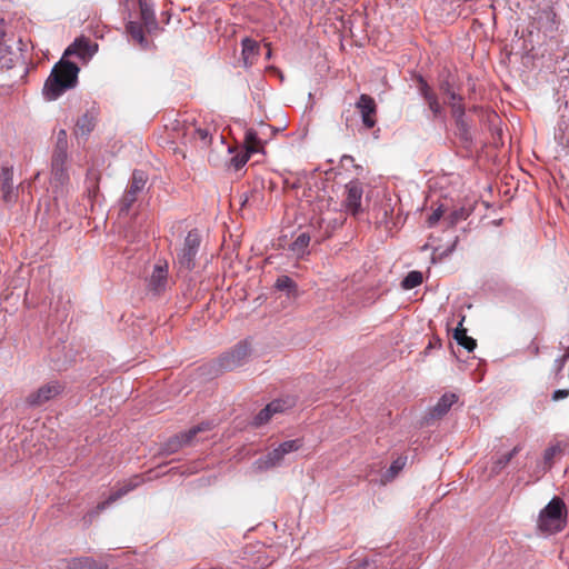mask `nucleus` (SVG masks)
I'll use <instances>...</instances> for the list:
<instances>
[{
  "label": "nucleus",
  "instance_id": "2eb2a0df",
  "mask_svg": "<svg viewBox=\"0 0 569 569\" xmlns=\"http://www.w3.org/2000/svg\"><path fill=\"white\" fill-rule=\"evenodd\" d=\"M457 401L458 396L456 393H445L430 410L431 418L439 419L443 417Z\"/></svg>",
  "mask_w": 569,
  "mask_h": 569
},
{
  "label": "nucleus",
  "instance_id": "aec40b11",
  "mask_svg": "<svg viewBox=\"0 0 569 569\" xmlns=\"http://www.w3.org/2000/svg\"><path fill=\"white\" fill-rule=\"evenodd\" d=\"M465 320V317H462L461 321L459 322L458 327L456 328L453 332V338L465 349L468 351H472L477 347V342L473 338L467 336V329L463 328L462 322Z\"/></svg>",
  "mask_w": 569,
  "mask_h": 569
},
{
  "label": "nucleus",
  "instance_id": "473e14b6",
  "mask_svg": "<svg viewBox=\"0 0 569 569\" xmlns=\"http://www.w3.org/2000/svg\"><path fill=\"white\" fill-rule=\"evenodd\" d=\"M310 242V237L308 233H300L297 239L291 243L290 249L298 256L305 253Z\"/></svg>",
  "mask_w": 569,
  "mask_h": 569
},
{
  "label": "nucleus",
  "instance_id": "7ed1b4c3",
  "mask_svg": "<svg viewBox=\"0 0 569 569\" xmlns=\"http://www.w3.org/2000/svg\"><path fill=\"white\" fill-rule=\"evenodd\" d=\"M567 525V507L559 497H553L549 503L540 511L538 527L541 531L559 532Z\"/></svg>",
  "mask_w": 569,
  "mask_h": 569
},
{
  "label": "nucleus",
  "instance_id": "cd10ccee",
  "mask_svg": "<svg viewBox=\"0 0 569 569\" xmlns=\"http://www.w3.org/2000/svg\"><path fill=\"white\" fill-rule=\"evenodd\" d=\"M448 104L451 109V114L456 119L457 124L463 126L465 104L461 96L457 94L456 100L449 98Z\"/></svg>",
  "mask_w": 569,
  "mask_h": 569
},
{
  "label": "nucleus",
  "instance_id": "a18cd8bd",
  "mask_svg": "<svg viewBox=\"0 0 569 569\" xmlns=\"http://www.w3.org/2000/svg\"><path fill=\"white\" fill-rule=\"evenodd\" d=\"M569 359V348L566 350L563 357L559 360L560 361V368L562 367L563 362Z\"/></svg>",
  "mask_w": 569,
  "mask_h": 569
},
{
  "label": "nucleus",
  "instance_id": "4468645a",
  "mask_svg": "<svg viewBox=\"0 0 569 569\" xmlns=\"http://www.w3.org/2000/svg\"><path fill=\"white\" fill-rule=\"evenodd\" d=\"M13 171L11 168H2L0 198L4 203L11 204L17 200L18 193L13 187Z\"/></svg>",
  "mask_w": 569,
  "mask_h": 569
},
{
  "label": "nucleus",
  "instance_id": "0eeeda50",
  "mask_svg": "<svg viewBox=\"0 0 569 569\" xmlns=\"http://www.w3.org/2000/svg\"><path fill=\"white\" fill-rule=\"evenodd\" d=\"M362 184L358 180L350 181L346 184V197L342 206L345 207V210L353 217H357L362 212Z\"/></svg>",
  "mask_w": 569,
  "mask_h": 569
},
{
  "label": "nucleus",
  "instance_id": "a19ab883",
  "mask_svg": "<svg viewBox=\"0 0 569 569\" xmlns=\"http://www.w3.org/2000/svg\"><path fill=\"white\" fill-rule=\"evenodd\" d=\"M440 90L447 94L451 100H456L457 93L452 90L451 84L446 81L440 84Z\"/></svg>",
  "mask_w": 569,
  "mask_h": 569
},
{
  "label": "nucleus",
  "instance_id": "79ce46f5",
  "mask_svg": "<svg viewBox=\"0 0 569 569\" xmlns=\"http://www.w3.org/2000/svg\"><path fill=\"white\" fill-rule=\"evenodd\" d=\"M126 482L128 483L129 489L132 491L143 482V478L137 475L126 480Z\"/></svg>",
  "mask_w": 569,
  "mask_h": 569
},
{
  "label": "nucleus",
  "instance_id": "6ab92c4d",
  "mask_svg": "<svg viewBox=\"0 0 569 569\" xmlns=\"http://www.w3.org/2000/svg\"><path fill=\"white\" fill-rule=\"evenodd\" d=\"M242 44V60L244 66H251L257 57L259 56L260 46L259 43L250 38H244L241 41Z\"/></svg>",
  "mask_w": 569,
  "mask_h": 569
},
{
  "label": "nucleus",
  "instance_id": "b1692460",
  "mask_svg": "<svg viewBox=\"0 0 569 569\" xmlns=\"http://www.w3.org/2000/svg\"><path fill=\"white\" fill-rule=\"evenodd\" d=\"M69 569H108V567L92 558L83 557L73 559L69 565Z\"/></svg>",
  "mask_w": 569,
  "mask_h": 569
},
{
  "label": "nucleus",
  "instance_id": "6e6552de",
  "mask_svg": "<svg viewBox=\"0 0 569 569\" xmlns=\"http://www.w3.org/2000/svg\"><path fill=\"white\" fill-rule=\"evenodd\" d=\"M418 90L423 100L426 101L430 112L432 113V118H445V108L441 104L438 94L433 91V89L428 84V82L422 77L418 78Z\"/></svg>",
  "mask_w": 569,
  "mask_h": 569
},
{
  "label": "nucleus",
  "instance_id": "a211bd4d",
  "mask_svg": "<svg viewBox=\"0 0 569 569\" xmlns=\"http://www.w3.org/2000/svg\"><path fill=\"white\" fill-rule=\"evenodd\" d=\"M168 279L167 266L157 264L149 279V287L151 290L159 292L164 289Z\"/></svg>",
  "mask_w": 569,
  "mask_h": 569
},
{
  "label": "nucleus",
  "instance_id": "9b49d317",
  "mask_svg": "<svg viewBox=\"0 0 569 569\" xmlns=\"http://www.w3.org/2000/svg\"><path fill=\"white\" fill-rule=\"evenodd\" d=\"M208 429H209V425H203V423L192 427L188 431L171 438L166 443L164 451L167 453L177 452L182 446L192 443L193 439L197 437V435L199 432L208 430Z\"/></svg>",
  "mask_w": 569,
  "mask_h": 569
},
{
  "label": "nucleus",
  "instance_id": "58836bf2",
  "mask_svg": "<svg viewBox=\"0 0 569 569\" xmlns=\"http://www.w3.org/2000/svg\"><path fill=\"white\" fill-rule=\"evenodd\" d=\"M273 413L271 410H269V407L266 406L262 410H260V412L254 418V425L256 426H261V425H264L267 423L271 418H272Z\"/></svg>",
  "mask_w": 569,
  "mask_h": 569
},
{
  "label": "nucleus",
  "instance_id": "72a5a7b5",
  "mask_svg": "<svg viewBox=\"0 0 569 569\" xmlns=\"http://www.w3.org/2000/svg\"><path fill=\"white\" fill-rule=\"evenodd\" d=\"M407 463V457L400 456L392 461L390 468L385 475L386 481H391L403 469Z\"/></svg>",
  "mask_w": 569,
  "mask_h": 569
},
{
  "label": "nucleus",
  "instance_id": "c03bdc74",
  "mask_svg": "<svg viewBox=\"0 0 569 569\" xmlns=\"http://www.w3.org/2000/svg\"><path fill=\"white\" fill-rule=\"evenodd\" d=\"M0 43H8L7 28L3 21H0Z\"/></svg>",
  "mask_w": 569,
  "mask_h": 569
},
{
  "label": "nucleus",
  "instance_id": "c756f323",
  "mask_svg": "<svg viewBox=\"0 0 569 569\" xmlns=\"http://www.w3.org/2000/svg\"><path fill=\"white\" fill-rule=\"evenodd\" d=\"M520 450L521 447L516 446L510 452L498 458L491 467V472L498 475Z\"/></svg>",
  "mask_w": 569,
  "mask_h": 569
},
{
  "label": "nucleus",
  "instance_id": "20e7f679",
  "mask_svg": "<svg viewBox=\"0 0 569 569\" xmlns=\"http://www.w3.org/2000/svg\"><path fill=\"white\" fill-rule=\"evenodd\" d=\"M174 138L180 139L183 144H191L197 149H206L211 144L212 134L208 127H201L193 122H178L172 128Z\"/></svg>",
  "mask_w": 569,
  "mask_h": 569
},
{
  "label": "nucleus",
  "instance_id": "4be33fe9",
  "mask_svg": "<svg viewBox=\"0 0 569 569\" xmlns=\"http://www.w3.org/2000/svg\"><path fill=\"white\" fill-rule=\"evenodd\" d=\"M51 158L68 159V134L64 129H60L57 133V140Z\"/></svg>",
  "mask_w": 569,
  "mask_h": 569
},
{
  "label": "nucleus",
  "instance_id": "2f4dec72",
  "mask_svg": "<svg viewBox=\"0 0 569 569\" xmlns=\"http://www.w3.org/2000/svg\"><path fill=\"white\" fill-rule=\"evenodd\" d=\"M423 276L420 271H410L401 281V287L406 290L413 289L422 283Z\"/></svg>",
  "mask_w": 569,
  "mask_h": 569
},
{
  "label": "nucleus",
  "instance_id": "4c0bfd02",
  "mask_svg": "<svg viewBox=\"0 0 569 569\" xmlns=\"http://www.w3.org/2000/svg\"><path fill=\"white\" fill-rule=\"evenodd\" d=\"M467 218V214L463 209L460 210H453L450 212L445 220L448 222L449 227H453L458 221L465 220Z\"/></svg>",
  "mask_w": 569,
  "mask_h": 569
},
{
  "label": "nucleus",
  "instance_id": "f3484780",
  "mask_svg": "<svg viewBox=\"0 0 569 569\" xmlns=\"http://www.w3.org/2000/svg\"><path fill=\"white\" fill-rule=\"evenodd\" d=\"M567 443L557 441L549 446L543 452V470H550L553 466L555 459L561 457L565 453Z\"/></svg>",
  "mask_w": 569,
  "mask_h": 569
},
{
  "label": "nucleus",
  "instance_id": "423d86ee",
  "mask_svg": "<svg viewBox=\"0 0 569 569\" xmlns=\"http://www.w3.org/2000/svg\"><path fill=\"white\" fill-rule=\"evenodd\" d=\"M200 236L198 231L191 230L188 232L183 247L178 254V263L186 270H191L194 267V258L200 247Z\"/></svg>",
  "mask_w": 569,
  "mask_h": 569
},
{
  "label": "nucleus",
  "instance_id": "7c9ffc66",
  "mask_svg": "<svg viewBox=\"0 0 569 569\" xmlns=\"http://www.w3.org/2000/svg\"><path fill=\"white\" fill-rule=\"evenodd\" d=\"M296 403L295 398L287 397L283 399H276L268 403L269 410L272 411L273 415L283 412L284 410L292 408Z\"/></svg>",
  "mask_w": 569,
  "mask_h": 569
},
{
  "label": "nucleus",
  "instance_id": "e433bc0d",
  "mask_svg": "<svg viewBox=\"0 0 569 569\" xmlns=\"http://www.w3.org/2000/svg\"><path fill=\"white\" fill-rule=\"evenodd\" d=\"M446 209L443 204H440L437 209L432 211V213L427 219V224L429 228L435 227L438 221L445 216Z\"/></svg>",
  "mask_w": 569,
  "mask_h": 569
},
{
  "label": "nucleus",
  "instance_id": "393cba45",
  "mask_svg": "<svg viewBox=\"0 0 569 569\" xmlns=\"http://www.w3.org/2000/svg\"><path fill=\"white\" fill-rule=\"evenodd\" d=\"M94 124L96 123L93 117L89 113H84L78 119L76 123L74 134L87 136L93 130Z\"/></svg>",
  "mask_w": 569,
  "mask_h": 569
},
{
  "label": "nucleus",
  "instance_id": "9d476101",
  "mask_svg": "<svg viewBox=\"0 0 569 569\" xmlns=\"http://www.w3.org/2000/svg\"><path fill=\"white\" fill-rule=\"evenodd\" d=\"M68 159L51 158V178L50 184L54 189V192L62 190L64 186L69 183V172L67 166Z\"/></svg>",
  "mask_w": 569,
  "mask_h": 569
},
{
  "label": "nucleus",
  "instance_id": "f8f14e48",
  "mask_svg": "<svg viewBox=\"0 0 569 569\" xmlns=\"http://www.w3.org/2000/svg\"><path fill=\"white\" fill-rule=\"evenodd\" d=\"M61 391L62 386L56 381H52L40 387L37 391L30 393L27 398V402L30 406H41L42 403L58 396Z\"/></svg>",
  "mask_w": 569,
  "mask_h": 569
},
{
  "label": "nucleus",
  "instance_id": "37998d69",
  "mask_svg": "<svg viewBox=\"0 0 569 569\" xmlns=\"http://www.w3.org/2000/svg\"><path fill=\"white\" fill-rule=\"evenodd\" d=\"M569 396V390L567 389H559V390H556L552 395V400L553 401H558L560 399H565Z\"/></svg>",
  "mask_w": 569,
  "mask_h": 569
},
{
  "label": "nucleus",
  "instance_id": "c9c22d12",
  "mask_svg": "<svg viewBox=\"0 0 569 569\" xmlns=\"http://www.w3.org/2000/svg\"><path fill=\"white\" fill-rule=\"evenodd\" d=\"M274 287L278 289V290H281V291H284V290H296L297 289V284L296 282L288 276H280L277 280H276V284Z\"/></svg>",
  "mask_w": 569,
  "mask_h": 569
},
{
  "label": "nucleus",
  "instance_id": "c85d7f7f",
  "mask_svg": "<svg viewBox=\"0 0 569 569\" xmlns=\"http://www.w3.org/2000/svg\"><path fill=\"white\" fill-rule=\"evenodd\" d=\"M244 146H246V152L248 153H256L259 152L261 147V141L258 138V134L254 130L249 129L246 131L244 136Z\"/></svg>",
  "mask_w": 569,
  "mask_h": 569
},
{
  "label": "nucleus",
  "instance_id": "49530a36",
  "mask_svg": "<svg viewBox=\"0 0 569 569\" xmlns=\"http://www.w3.org/2000/svg\"><path fill=\"white\" fill-rule=\"evenodd\" d=\"M271 57V51L270 49L268 50V53H267V58H270Z\"/></svg>",
  "mask_w": 569,
  "mask_h": 569
},
{
  "label": "nucleus",
  "instance_id": "f03ea898",
  "mask_svg": "<svg viewBox=\"0 0 569 569\" xmlns=\"http://www.w3.org/2000/svg\"><path fill=\"white\" fill-rule=\"evenodd\" d=\"M251 355V345L248 340L239 341L230 350L223 352L216 361L209 365V373L218 376L243 366Z\"/></svg>",
  "mask_w": 569,
  "mask_h": 569
},
{
  "label": "nucleus",
  "instance_id": "ea45409f",
  "mask_svg": "<svg viewBox=\"0 0 569 569\" xmlns=\"http://www.w3.org/2000/svg\"><path fill=\"white\" fill-rule=\"evenodd\" d=\"M249 158H250V153H248V152L238 153L234 157H232L231 163L238 170V169L242 168L248 162Z\"/></svg>",
  "mask_w": 569,
  "mask_h": 569
},
{
  "label": "nucleus",
  "instance_id": "dca6fc26",
  "mask_svg": "<svg viewBox=\"0 0 569 569\" xmlns=\"http://www.w3.org/2000/svg\"><path fill=\"white\" fill-rule=\"evenodd\" d=\"M283 457L284 456L281 453V451L278 448H276L272 451L268 452L266 456L259 458L254 462V467L259 471H264L274 468L282 462Z\"/></svg>",
  "mask_w": 569,
  "mask_h": 569
},
{
  "label": "nucleus",
  "instance_id": "f704fd0d",
  "mask_svg": "<svg viewBox=\"0 0 569 569\" xmlns=\"http://www.w3.org/2000/svg\"><path fill=\"white\" fill-rule=\"evenodd\" d=\"M302 447V440L301 439H293L282 442L278 449L281 451L283 456L297 451Z\"/></svg>",
  "mask_w": 569,
  "mask_h": 569
},
{
  "label": "nucleus",
  "instance_id": "412c9836",
  "mask_svg": "<svg viewBox=\"0 0 569 569\" xmlns=\"http://www.w3.org/2000/svg\"><path fill=\"white\" fill-rule=\"evenodd\" d=\"M141 23L151 31L157 28V20L152 8L143 0L139 1Z\"/></svg>",
  "mask_w": 569,
  "mask_h": 569
},
{
  "label": "nucleus",
  "instance_id": "1a4fd4ad",
  "mask_svg": "<svg viewBox=\"0 0 569 569\" xmlns=\"http://www.w3.org/2000/svg\"><path fill=\"white\" fill-rule=\"evenodd\" d=\"M356 109L361 116L363 126L367 129H372L377 123L378 112V106L375 99L367 93L360 94L358 101L356 102Z\"/></svg>",
  "mask_w": 569,
  "mask_h": 569
},
{
  "label": "nucleus",
  "instance_id": "f257e3e1",
  "mask_svg": "<svg viewBox=\"0 0 569 569\" xmlns=\"http://www.w3.org/2000/svg\"><path fill=\"white\" fill-rule=\"evenodd\" d=\"M78 73L79 68L76 63L64 60L58 62L44 82V98L47 100H56L64 91L73 88L78 81Z\"/></svg>",
  "mask_w": 569,
  "mask_h": 569
},
{
  "label": "nucleus",
  "instance_id": "ddd939ff",
  "mask_svg": "<svg viewBox=\"0 0 569 569\" xmlns=\"http://www.w3.org/2000/svg\"><path fill=\"white\" fill-rule=\"evenodd\" d=\"M98 44L91 42L87 38L77 39L64 52V56H77L86 61L90 59L97 51Z\"/></svg>",
  "mask_w": 569,
  "mask_h": 569
},
{
  "label": "nucleus",
  "instance_id": "39448f33",
  "mask_svg": "<svg viewBox=\"0 0 569 569\" xmlns=\"http://www.w3.org/2000/svg\"><path fill=\"white\" fill-rule=\"evenodd\" d=\"M147 180V174L143 171L134 170L132 172L131 180L120 201L121 212H128L130 210L132 204L137 201L138 194L143 190Z\"/></svg>",
  "mask_w": 569,
  "mask_h": 569
},
{
  "label": "nucleus",
  "instance_id": "a878e982",
  "mask_svg": "<svg viewBox=\"0 0 569 569\" xmlns=\"http://www.w3.org/2000/svg\"><path fill=\"white\" fill-rule=\"evenodd\" d=\"M143 24L137 21H130L127 24V32L131 36V38L137 41L142 48H147L148 42L144 38L143 33Z\"/></svg>",
  "mask_w": 569,
  "mask_h": 569
},
{
  "label": "nucleus",
  "instance_id": "bb28decb",
  "mask_svg": "<svg viewBox=\"0 0 569 569\" xmlns=\"http://www.w3.org/2000/svg\"><path fill=\"white\" fill-rule=\"evenodd\" d=\"M16 53L8 43H0V68L11 69L14 66Z\"/></svg>",
  "mask_w": 569,
  "mask_h": 569
},
{
  "label": "nucleus",
  "instance_id": "5701e85b",
  "mask_svg": "<svg viewBox=\"0 0 569 569\" xmlns=\"http://www.w3.org/2000/svg\"><path fill=\"white\" fill-rule=\"evenodd\" d=\"M131 490L129 489L128 487V483L126 482V480L122 482V483H119L117 490H114L109 497L108 499H106L104 501L98 503L97 506V512H100L102 511L103 509H106L109 505L113 503L114 501H117L118 499H120L121 497L126 496L127 493H129Z\"/></svg>",
  "mask_w": 569,
  "mask_h": 569
}]
</instances>
